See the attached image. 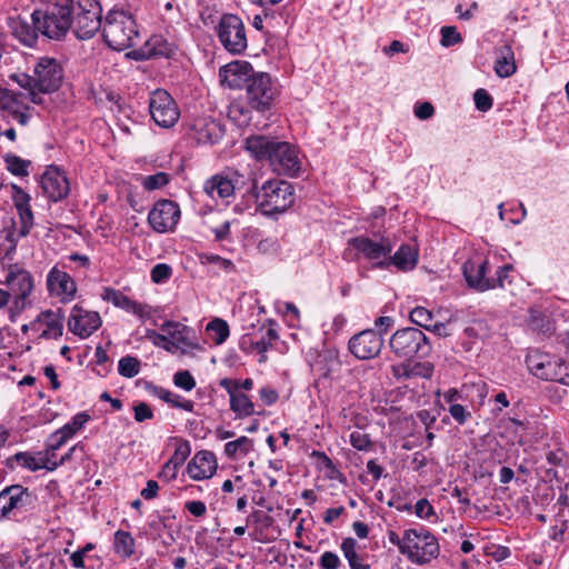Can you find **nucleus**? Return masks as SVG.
<instances>
[{
  "mask_svg": "<svg viewBox=\"0 0 569 569\" xmlns=\"http://www.w3.org/2000/svg\"><path fill=\"white\" fill-rule=\"evenodd\" d=\"M490 270V262L483 260H468L463 263V276L467 283L479 291L490 290L492 283L489 281L490 277L487 274Z\"/></svg>",
  "mask_w": 569,
  "mask_h": 569,
  "instance_id": "26",
  "label": "nucleus"
},
{
  "mask_svg": "<svg viewBox=\"0 0 569 569\" xmlns=\"http://www.w3.org/2000/svg\"><path fill=\"white\" fill-rule=\"evenodd\" d=\"M350 352L360 360L376 358L382 350V333L373 329H366L352 336L348 343Z\"/></svg>",
  "mask_w": 569,
  "mask_h": 569,
  "instance_id": "14",
  "label": "nucleus"
},
{
  "mask_svg": "<svg viewBox=\"0 0 569 569\" xmlns=\"http://www.w3.org/2000/svg\"><path fill=\"white\" fill-rule=\"evenodd\" d=\"M550 357L546 355H540L538 352L531 353L527 357L526 363L529 370L537 377L542 379V373L545 372V368L547 363L550 361Z\"/></svg>",
  "mask_w": 569,
  "mask_h": 569,
  "instance_id": "45",
  "label": "nucleus"
},
{
  "mask_svg": "<svg viewBox=\"0 0 569 569\" xmlns=\"http://www.w3.org/2000/svg\"><path fill=\"white\" fill-rule=\"evenodd\" d=\"M161 330L164 332L171 341H174L181 347L194 349L198 345L193 341L191 333L192 331L184 325L176 321H166L161 325Z\"/></svg>",
  "mask_w": 569,
  "mask_h": 569,
  "instance_id": "30",
  "label": "nucleus"
},
{
  "mask_svg": "<svg viewBox=\"0 0 569 569\" xmlns=\"http://www.w3.org/2000/svg\"><path fill=\"white\" fill-rule=\"evenodd\" d=\"M189 455V445L182 443L176 448L172 457L168 461L179 468L184 463Z\"/></svg>",
  "mask_w": 569,
  "mask_h": 569,
  "instance_id": "57",
  "label": "nucleus"
},
{
  "mask_svg": "<svg viewBox=\"0 0 569 569\" xmlns=\"http://www.w3.org/2000/svg\"><path fill=\"white\" fill-rule=\"evenodd\" d=\"M73 13V0H52L46 10H34L31 21L41 34L59 41L71 30Z\"/></svg>",
  "mask_w": 569,
  "mask_h": 569,
  "instance_id": "2",
  "label": "nucleus"
},
{
  "mask_svg": "<svg viewBox=\"0 0 569 569\" xmlns=\"http://www.w3.org/2000/svg\"><path fill=\"white\" fill-rule=\"evenodd\" d=\"M149 110L153 121L162 128H171L180 117L177 103L163 89H157L150 94Z\"/></svg>",
  "mask_w": 569,
  "mask_h": 569,
  "instance_id": "12",
  "label": "nucleus"
},
{
  "mask_svg": "<svg viewBox=\"0 0 569 569\" xmlns=\"http://www.w3.org/2000/svg\"><path fill=\"white\" fill-rule=\"evenodd\" d=\"M253 447V442L250 438L241 436L233 441H229L224 446V453L228 458L234 459L238 456L243 457L248 455Z\"/></svg>",
  "mask_w": 569,
  "mask_h": 569,
  "instance_id": "38",
  "label": "nucleus"
},
{
  "mask_svg": "<svg viewBox=\"0 0 569 569\" xmlns=\"http://www.w3.org/2000/svg\"><path fill=\"white\" fill-rule=\"evenodd\" d=\"M495 72L500 78L511 77L516 70L515 53L511 46L503 44L496 51Z\"/></svg>",
  "mask_w": 569,
  "mask_h": 569,
  "instance_id": "31",
  "label": "nucleus"
},
{
  "mask_svg": "<svg viewBox=\"0 0 569 569\" xmlns=\"http://www.w3.org/2000/svg\"><path fill=\"white\" fill-rule=\"evenodd\" d=\"M188 136L199 144L212 146L223 136V127L209 116L192 119L188 124Z\"/></svg>",
  "mask_w": 569,
  "mask_h": 569,
  "instance_id": "15",
  "label": "nucleus"
},
{
  "mask_svg": "<svg viewBox=\"0 0 569 569\" xmlns=\"http://www.w3.org/2000/svg\"><path fill=\"white\" fill-rule=\"evenodd\" d=\"M89 420L90 416L88 413L79 412L70 422H68V426L77 433V431L81 430Z\"/></svg>",
  "mask_w": 569,
  "mask_h": 569,
  "instance_id": "63",
  "label": "nucleus"
},
{
  "mask_svg": "<svg viewBox=\"0 0 569 569\" xmlns=\"http://www.w3.org/2000/svg\"><path fill=\"white\" fill-rule=\"evenodd\" d=\"M217 470L216 456L211 451L197 452L187 467V472L193 480L211 478Z\"/></svg>",
  "mask_w": 569,
  "mask_h": 569,
  "instance_id": "27",
  "label": "nucleus"
},
{
  "mask_svg": "<svg viewBox=\"0 0 569 569\" xmlns=\"http://www.w3.org/2000/svg\"><path fill=\"white\" fill-rule=\"evenodd\" d=\"M410 320L417 326L428 330L429 328H431L433 315L430 310L426 309L425 307H416L410 312Z\"/></svg>",
  "mask_w": 569,
  "mask_h": 569,
  "instance_id": "47",
  "label": "nucleus"
},
{
  "mask_svg": "<svg viewBox=\"0 0 569 569\" xmlns=\"http://www.w3.org/2000/svg\"><path fill=\"white\" fill-rule=\"evenodd\" d=\"M10 80L27 91L32 103L42 104V94L52 93L61 87L63 68L57 59L42 57L34 64L32 74L12 73Z\"/></svg>",
  "mask_w": 569,
  "mask_h": 569,
  "instance_id": "1",
  "label": "nucleus"
},
{
  "mask_svg": "<svg viewBox=\"0 0 569 569\" xmlns=\"http://www.w3.org/2000/svg\"><path fill=\"white\" fill-rule=\"evenodd\" d=\"M146 337L159 348L164 349L168 352H174L179 349V345L174 341H171L169 337L163 332L159 333L154 330H147Z\"/></svg>",
  "mask_w": 569,
  "mask_h": 569,
  "instance_id": "43",
  "label": "nucleus"
},
{
  "mask_svg": "<svg viewBox=\"0 0 569 569\" xmlns=\"http://www.w3.org/2000/svg\"><path fill=\"white\" fill-rule=\"evenodd\" d=\"M473 100L476 108L482 112L490 110L493 102L491 96L485 89L476 90L473 94Z\"/></svg>",
  "mask_w": 569,
  "mask_h": 569,
  "instance_id": "54",
  "label": "nucleus"
},
{
  "mask_svg": "<svg viewBox=\"0 0 569 569\" xmlns=\"http://www.w3.org/2000/svg\"><path fill=\"white\" fill-rule=\"evenodd\" d=\"M269 166L272 171L278 174L296 176L300 170V159L297 148L287 141H281Z\"/></svg>",
  "mask_w": 569,
  "mask_h": 569,
  "instance_id": "17",
  "label": "nucleus"
},
{
  "mask_svg": "<svg viewBox=\"0 0 569 569\" xmlns=\"http://www.w3.org/2000/svg\"><path fill=\"white\" fill-rule=\"evenodd\" d=\"M392 352L405 359L413 357L423 358L431 351V346L426 335L412 327L397 330L389 340Z\"/></svg>",
  "mask_w": 569,
  "mask_h": 569,
  "instance_id": "6",
  "label": "nucleus"
},
{
  "mask_svg": "<svg viewBox=\"0 0 569 569\" xmlns=\"http://www.w3.org/2000/svg\"><path fill=\"white\" fill-rule=\"evenodd\" d=\"M449 413L459 425L466 423L467 420L471 417V413L462 405L459 403H452L449 407Z\"/></svg>",
  "mask_w": 569,
  "mask_h": 569,
  "instance_id": "58",
  "label": "nucleus"
},
{
  "mask_svg": "<svg viewBox=\"0 0 569 569\" xmlns=\"http://www.w3.org/2000/svg\"><path fill=\"white\" fill-rule=\"evenodd\" d=\"M3 161L7 166V169L13 176L26 177L29 174L28 168L31 164V161L24 160L13 153L6 154L3 157Z\"/></svg>",
  "mask_w": 569,
  "mask_h": 569,
  "instance_id": "40",
  "label": "nucleus"
},
{
  "mask_svg": "<svg viewBox=\"0 0 569 569\" xmlns=\"http://www.w3.org/2000/svg\"><path fill=\"white\" fill-rule=\"evenodd\" d=\"M40 184L43 193L53 202L66 198L70 190L68 178L56 167H50L43 172Z\"/></svg>",
  "mask_w": 569,
  "mask_h": 569,
  "instance_id": "20",
  "label": "nucleus"
},
{
  "mask_svg": "<svg viewBox=\"0 0 569 569\" xmlns=\"http://www.w3.org/2000/svg\"><path fill=\"white\" fill-rule=\"evenodd\" d=\"M180 208L172 200L163 199L154 203L148 214V222L159 233L173 231L179 219Z\"/></svg>",
  "mask_w": 569,
  "mask_h": 569,
  "instance_id": "13",
  "label": "nucleus"
},
{
  "mask_svg": "<svg viewBox=\"0 0 569 569\" xmlns=\"http://www.w3.org/2000/svg\"><path fill=\"white\" fill-rule=\"evenodd\" d=\"M152 393H153V396L163 400L164 402H167L168 405H170L173 408H179V409H182L188 412L193 411V408H194L193 401L184 399L183 397H181L170 390H167L162 387L154 386V387H152Z\"/></svg>",
  "mask_w": 569,
  "mask_h": 569,
  "instance_id": "34",
  "label": "nucleus"
},
{
  "mask_svg": "<svg viewBox=\"0 0 569 569\" xmlns=\"http://www.w3.org/2000/svg\"><path fill=\"white\" fill-rule=\"evenodd\" d=\"M184 508L194 517H203L207 512V506L200 500H190L184 503Z\"/></svg>",
  "mask_w": 569,
  "mask_h": 569,
  "instance_id": "61",
  "label": "nucleus"
},
{
  "mask_svg": "<svg viewBox=\"0 0 569 569\" xmlns=\"http://www.w3.org/2000/svg\"><path fill=\"white\" fill-rule=\"evenodd\" d=\"M281 140L267 134H252L244 141L246 150L257 161H267L269 164L277 152Z\"/></svg>",
  "mask_w": 569,
  "mask_h": 569,
  "instance_id": "22",
  "label": "nucleus"
},
{
  "mask_svg": "<svg viewBox=\"0 0 569 569\" xmlns=\"http://www.w3.org/2000/svg\"><path fill=\"white\" fill-rule=\"evenodd\" d=\"M349 243L353 249L362 253L365 258L370 260L387 259L393 249V243L389 238H380L379 241H375L361 236L352 238Z\"/></svg>",
  "mask_w": 569,
  "mask_h": 569,
  "instance_id": "23",
  "label": "nucleus"
},
{
  "mask_svg": "<svg viewBox=\"0 0 569 569\" xmlns=\"http://www.w3.org/2000/svg\"><path fill=\"white\" fill-rule=\"evenodd\" d=\"M34 501L33 493L21 485H11L0 491V521L19 520Z\"/></svg>",
  "mask_w": 569,
  "mask_h": 569,
  "instance_id": "7",
  "label": "nucleus"
},
{
  "mask_svg": "<svg viewBox=\"0 0 569 569\" xmlns=\"http://www.w3.org/2000/svg\"><path fill=\"white\" fill-rule=\"evenodd\" d=\"M13 297V305L17 309L23 310L28 306V297L34 288L33 277L18 263L8 267L6 280L3 281Z\"/></svg>",
  "mask_w": 569,
  "mask_h": 569,
  "instance_id": "11",
  "label": "nucleus"
},
{
  "mask_svg": "<svg viewBox=\"0 0 569 569\" xmlns=\"http://www.w3.org/2000/svg\"><path fill=\"white\" fill-rule=\"evenodd\" d=\"M218 38L223 48L240 54L247 48V36L242 20L234 14H224L217 27Z\"/></svg>",
  "mask_w": 569,
  "mask_h": 569,
  "instance_id": "9",
  "label": "nucleus"
},
{
  "mask_svg": "<svg viewBox=\"0 0 569 569\" xmlns=\"http://www.w3.org/2000/svg\"><path fill=\"white\" fill-rule=\"evenodd\" d=\"M47 289L51 296L58 297L61 302L71 301L77 292V286L71 276L53 267L47 276Z\"/></svg>",
  "mask_w": 569,
  "mask_h": 569,
  "instance_id": "18",
  "label": "nucleus"
},
{
  "mask_svg": "<svg viewBox=\"0 0 569 569\" xmlns=\"http://www.w3.org/2000/svg\"><path fill=\"white\" fill-rule=\"evenodd\" d=\"M39 30L36 29L34 24H30L26 20H17L13 26L14 37L24 46L32 47L38 40Z\"/></svg>",
  "mask_w": 569,
  "mask_h": 569,
  "instance_id": "37",
  "label": "nucleus"
},
{
  "mask_svg": "<svg viewBox=\"0 0 569 569\" xmlns=\"http://www.w3.org/2000/svg\"><path fill=\"white\" fill-rule=\"evenodd\" d=\"M230 409L239 417H248L253 415L254 405L247 395L239 391L237 395H232Z\"/></svg>",
  "mask_w": 569,
  "mask_h": 569,
  "instance_id": "39",
  "label": "nucleus"
},
{
  "mask_svg": "<svg viewBox=\"0 0 569 569\" xmlns=\"http://www.w3.org/2000/svg\"><path fill=\"white\" fill-rule=\"evenodd\" d=\"M169 181L170 177L168 173L157 172L154 174L144 177L142 180V186L144 189L151 191L164 187L166 184L169 183Z\"/></svg>",
  "mask_w": 569,
  "mask_h": 569,
  "instance_id": "49",
  "label": "nucleus"
},
{
  "mask_svg": "<svg viewBox=\"0 0 569 569\" xmlns=\"http://www.w3.org/2000/svg\"><path fill=\"white\" fill-rule=\"evenodd\" d=\"M340 565V558L332 551H325L319 559V566L322 569H338Z\"/></svg>",
  "mask_w": 569,
  "mask_h": 569,
  "instance_id": "56",
  "label": "nucleus"
},
{
  "mask_svg": "<svg viewBox=\"0 0 569 569\" xmlns=\"http://www.w3.org/2000/svg\"><path fill=\"white\" fill-rule=\"evenodd\" d=\"M418 249L412 244H401L393 256H388L387 259L380 260L377 267L387 269L390 266H396L402 271L412 270L418 263Z\"/></svg>",
  "mask_w": 569,
  "mask_h": 569,
  "instance_id": "28",
  "label": "nucleus"
},
{
  "mask_svg": "<svg viewBox=\"0 0 569 569\" xmlns=\"http://www.w3.org/2000/svg\"><path fill=\"white\" fill-rule=\"evenodd\" d=\"M542 379L569 386V363L560 358H551L545 368Z\"/></svg>",
  "mask_w": 569,
  "mask_h": 569,
  "instance_id": "33",
  "label": "nucleus"
},
{
  "mask_svg": "<svg viewBox=\"0 0 569 569\" xmlns=\"http://www.w3.org/2000/svg\"><path fill=\"white\" fill-rule=\"evenodd\" d=\"M250 192L257 210L267 217L284 212L295 201L293 187L284 180H267L260 188L253 183Z\"/></svg>",
  "mask_w": 569,
  "mask_h": 569,
  "instance_id": "4",
  "label": "nucleus"
},
{
  "mask_svg": "<svg viewBox=\"0 0 569 569\" xmlns=\"http://www.w3.org/2000/svg\"><path fill=\"white\" fill-rule=\"evenodd\" d=\"M403 555L416 565H426L437 558L440 547L437 538L426 529L405 530Z\"/></svg>",
  "mask_w": 569,
  "mask_h": 569,
  "instance_id": "5",
  "label": "nucleus"
},
{
  "mask_svg": "<svg viewBox=\"0 0 569 569\" xmlns=\"http://www.w3.org/2000/svg\"><path fill=\"white\" fill-rule=\"evenodd\" d=\"M512 270L511 264H505L502 267H499L496 271V277H490L489 281L492 283V287L490 289L495 288H506L507 283H510L509 280V271Z\"/></svg>",
  "mask_w": 569,
  "mask_h": 569,
  "instance_id": "51",
  "label": "nucleus"
},
{
  "mask_svg": "<svg viewBox=\"0 0 569 569\" xmlns=\"http://www.w3.org/2000/svg\"><path fill=\"white\" fill-rule=\"evenodd\" d=\"M126 311L138 316L142 320L149 319L152 313V309L150 306L134 301L132 299H130Z\"/></svg>",
  "mask_w": 569,
  "mask_h": 569,
  "instance_id": "55",
  "label": "nucleus"
},
{
  "mask_svg": "<svg viewBox=\"0 0 569 569\" xmlns=\"http://www.w3.org/2000/svg\"><path fill=\"white\" fill-rule=\"evenodd\" d=\"M102 325L99 312L74 305L68 319L69 330L81 339L90 337Z\"/></svg>",
  "mask_w": 569,
  "mask_h": 569,
  "instance_id": "16",
  "label": "nucleus"
},
{
  "mask_svg": "<svg viewBox=\"0 0 569 569\" xmlns=\"http://www.w3.org/2000/svg\"><path fill=\"white\" fill-rule=\"evenodd\" d=\"M100 28L103 29L100 3L97 0H79L71 27L77 38L90 39Z\"/></svg>",
  "mask_w": 569,
  "mask_h": 569,
  "instance_id": "8",
  "label": "nucleus"
},
{
  "mask_svg": "<svg viewBox=\"0 0 569 569\" xmlns=\"http://www.w3.org/2000/svg\"><path fill=\"white\" fill-rule=\"evenodd\" d=\"M101 298L104 301L111 302L113 306L121 308L123 310L127 309L130 298L123 295L121 291L112 289V288H103L101 293Z\"/></svg>",
  "mask_w": 569,
  "mask_h": 569,
  "instance_id": "46",
  "label": "nucleus"
},
{
  "mask_svg": "<svg viewBox=\"0 0 569 569\" xmlns=\"http://www.w3.org/2000/svg\"><path fill=\"white\" fill-rule=\"evenodd\" d=\"M435 108L430 102H422L415 108V116L421 120L432 117Z\"/></svg>",
  "mask_w": 569,
  "mask_h": 569,
  "instance_id": "62",
  "label": "nucleus"
},
{
  "mask_svg": "<svg viewBox=\"0 0 569 569\" xmlns=\"http://www.w3.org/2000/svg\"><path fill=\"white\" fill-rule=\"evenodd\" d=\"M441 40L440 43L442 47H451L462 42V36L458 32L456 27L445 26L440 30Z\"/></svg>",
  "mask_w": 569,
  "mask_h": 569,
  "instance_id": "48",
  "label": "nucleus"
},
{
  "mask_svg": "<svg viewBox=\"0 0 569 569\" xmlns=\"http://www.w3.org/2000/svg\"><path fill=\"white\" fill-rule=\"evenodd\" d=\"M6 242H8V248L6 249V257L8 259H12V253H14L16 249H17V242H18V238L20 237L19 236V232L17 233L13 229H8L6 231Z\"/></svg>",
  "mask_w": 569,
  "mask_h": 569,
  "instance_id": "60",
  "label": "nucleus"
},
{
  "mask_svg": "<svg viewBox=\"0 0 569 569\" xmlns=\"http://www.w3.org/2000/svg\"><path fill=\"white\" fill-rule=\"evenodd\" d=\"M141 362L137 357L126 356L119 360L118 372L124 378H133L140 372Z\"/></svg>",
  "mask_w": 569,
  "mask_h": 569,
  "instance_id": "41",
  "label": "nucleus"
},
{
  "mask_svg": "<svg viewBox=\"0 0 569 569\" xmlns=\"http://www.w3.org/2000/svg\"><path fill=\"white\" fill-rule=\"evenodd\" d=\"M256 73L248 61H232L219 70L221 82L231 89H239L248 86Z\"/></svg>",
  "mask_w": 569,
  "mask_h": 569,
  "instance_id": "19",
  "label": "nucleus"
},
{
  "mask_svg": "<svg viewBox=\"0 0 569 569\" xmlns=\"http://www.w3.org/2000/svg\"><path fill=\"white\" fill-rule=\"evenodd\" d=\"M241 176L233 172L230 177L216 174L209 179L204 184V191L211 197L216 196L220 199H226L233 196L238 188Z\"/></svg>",
  "mask_w": 569,
  "mask_h": 569,
  "instance_id": "29",
  "label": "nucleus"
},
{
  "mask_svg": "<svg viewBox=\"0 0 569 569\" xmlns=\"http://www.w3.org/2000/svg\"><path fill=\"white\" fill-rule=\"evenodd\" d=\"M340 549L350 569H370V565L365 562V557L360 553V546L355 538H343Z\"/></svg>",
  "mask_w": 569,
  "mask_h": 569,
  "instance_id": "32",
  "label": "nucleus"
},
{
  "mask_svg": "<svg viewBox=\"0 0 569 569\" xmlns=\"http://www.w3.org/2000/svg\"><path fill=\"white\" fill-rule=\"evenodd\" d=\"M173 382L177 387H179L186 391H191L196 387L194 378L187 370L178 371L173 376Z\"/></svg>",
  "mask_w": 569,
  "mask_h": 569,
  "instance_id": "53",
  "label": "nucleus"
},
{
  "mask_svg": "<svg viewBox=\"0 0 569 569\" xmlns=\"http://www.w3.org/2000/svg\"><path fill=\"white\" fill-rule=\"evenodd\" d=\"M136 541L130 532L118 530L114 532L113 550L121 558H130L134 553Z\"/></svg>",
  "mask_w": 569,
  "mask_h": 569,
  "instance_id": "35",
  "label": "nucleus"
},
{
  "mask_svg": "<svg viewBox=\"0 0 569 569\" xmlns=\"http://www.w3.org/2000/svg\"><path fill=\"white\" fill-rule=\"evenodd\" d=\"M134 420L143 422L153 418V412L150 406L146 402H139L133 407Z\"/></svg>",
  "mask_w": 569,
  "mask_h": 569,
  "instance_id": "59",
  "label": "nucleus"
},
{
  "mask_svg": "<svg viewBox=\"0 0 569 569\" xmlns=\"http://www.w3.org/2000/svg\"><path fill=\"white\" fill-rule=\"evenodd\" d=\"M207 331L212 332L214 343L221 345L229 337V326L222 319H214L207 325Z\"/></svg>",
  "mask_w": 569,
  "mask_h": 569,
  "instance_id": "44",
  "label": "nucleus"
},
{
  "mask_svg": "<svg viewBox=\"0 0 569 569\" xmlns=\"http://www.w3.org/2000/svg\"><path fill=\"white\" fill-rule=\"evenodd\" d=\"M102 37L104 42L117 51L134 47L140 42V33L132 14L118 9L107 13Z\"/></svg>",
  "mask_w": 569,
  "mask_h": 569,
  "instance_id": "3",
  "label": "nucleus"
},
{
  "mask_svg": "<svg viewBox=\"0 0 569 569\" xmlns=\"http://www.w3.org/2000/svg\"><path fill=\"white\" fill-rule=\"evenodd\" d=\"M178 469V467L167 461L161 471L158 473V477L166 481L174 480L177 478Z\"/></svg>",
  "mask_w": 569,
  "mask_h": 569,
  "instance_id": "64",
  "label": "nucleus"
},
{
  "mask_svg": "<svg viewBox=\"0 0 569 569\" xmlns=\"http://www.w3.org/2000/svg\"><path fill=\"white\" fill-rule=\"evenodd\" d=\"M11 199L19 213V236L27 237L33 227V212L31 209V197L21 187L11 184Z\"/></svg>",
  "mask_w": 569,
  "mask_h": 569,
  "instance_id": "24",
  "label": "nucleus"
},
{
  "mask_svg": "<svg viewBox=\"0 0 569 569\" xmlns=\"http://www.w3.org/2000/svg\"><path fill=\"white\" fill-rule=\"evenodd\" d=\"M246 88L249 106L261 112L270 109L278 93L276 83L264 72H257Z\"/></svg>",
  "mask_w": 569,
  "mask_h": 569,
  "instance_id": "10",
  "label": "nucleus"
},
{
  "mask_svg": "<svg viewBox=\"0 0 569 569\" xmlns=\"http://www.w3.org/2000/svg\"><path fill=\"white\" fill-rule=\"evenodd\" d=\"M22 98L21 92L3 89L0 91V109L19 124L26 126L30 118L27 113L29 106L23 102Z\"/></svg>",
  "mask_w": 569,
  "mask_h": 569,
  "instance_id": "25",
  "label": "nucleus"
},
{
  "mask_svg": "<svg viewBox=\"0 0 569 569\" xmlns=\"http://www.w3.org/2000/svg\"><path fill=\"white\" fill-rule=\"evenodd\" d=\"M281 140L267 134H252L244 141L246 150L257 161H267L269 164L277 152Z\"/></svg>",
  "mask_w": 569,
  "mask_h": 569,
  "instance_id": "21",
  "label": "nucleus"
},
{
  "mask_svg": "<svg viewBox=\"0 0 569 569\" xmlns=\"http://www.w3.org/2000/svg\"><path fill=\"white\" fill-rule=\"evenodd\" d=\"M16 460L20 466L23 468L30 470V471H38L40 469H47L48 471H53L57 469V465L52 463V466H49L47 463H40V460L36 458V456L29 453V452H17L14 456L7 459V463L9 467L12 468L11 461Z\"/></svg>",
  "mask_w": 569,
  "mask_h": 569,
  "instance_id": "36",
  "label": "nucleus"
},
{
  "mask_svg": "<svg viewBox=\"0 0 569 569\" xmlns=\"http://www.w3.org/2000/svg\"><path fill=\"white\" fill-rule=\"evenodd\" d=\"M405 378H430L432 376L433 367L429 362H415L407 363L403 368Z\"/></svg>",
  "mask_w": 569,
  "mask_h": 569,
  "instance_id": "42",
  "label": "nucleus"
},
{
  "mask_svg": "<svg viewBox=\"0 0 569 569\" xmlns=\"http://www.w3.org/2000/svg\"><path fill=\"white\" fill-rule=\"evenodd\" d=\"M351 446L360 451H369L372 447V441L368 433L361 430H355L350 433Z\"/></svg>",
  "mask_w": 569,
  "mask_h": 569,
  "instance_id": "50",
  "label": "nucleus"
},
{
  "mask_svg": "<svg viewBox=\"0 0 569 569\" xmlns=\"http://www.w3.org/2000/svg\"><path fill=\"white\" fill-rule=\"evenodd\" d=\"M172 274V268L167 263L156 264L150 272L151 280L154 283L166 282Z\"/></svg>",
  "mask_w": 569,
  "mask_h": 569,
  "instance_id": "52",
  "label": "nucleus"
}]
</instances>
